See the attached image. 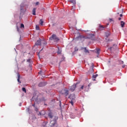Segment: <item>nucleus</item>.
Instances as JSON below:
<instances>
[{
    "instance_id": "obj_12",
    "label": "nucleus",
    "mask_w": 127,
    "mask_h": 127,
    "mask_svg": "<svg viewBox=\"0 0 127 127\" xmlns=\"http://www.w3.org/2000/svg\"><path fill=\"white\" fill-rule=\"evenodd\" d=\"M84 50V52L85 53H89V51L87 50V48L84 47V48H81V50Z\"/></svg>"
},
{
    "instance_id": "obj_13",
    "label": "nucleus",
    "mask_w": 127,
    "mask_h": 127,
    "mask_svg": "<svg viewBox=\"0 0 127 127\" xmlns=\"http://www.w3.org/2000/svg\"><path fill=\"white\" fill-rule=\"evenodd\" d=\"M98 76V74H93L92 76V80L93 81H95L96 80V78H97Z\"/></svg>"
},
{
    "instance_id": "obj_38",
    "label": "nucleus",
    "mask_w": 127,
    "mask_h": 127,
    "mask_svg": "<svg viewBox=\"0 0 127 127\" xmlns=\"http://www.w3.org/2000/svg\"><path fill=\"white\" fill-rule=\"evenodd\" d=\"M92 68H94V64L92 65Z\"/></svg>"
},
{
    "instance_id": "obj_6",
    "label": "nucleus",
    "mask_w": 127,
    "mask_h": 127,
    "mask_svg": "<svg viewBox=\"0 0 127 127\" xmlns=\"http://www.w3.org/2000/svg\"><path fill=\"white\" fill-rule=\"evenodd\" d=\"M75 39H76V40H83L84 39H87V37L84 35H80L77 37Z\"/></svg>"
},
{
    "instance_id": "obj_21",
    "label": "nucleus",
    "mask_w": 127,
    "mask_h": 127,
    "mask_svg": "<svg viewBox=\"0 0 127 127\" xmlns=\"http://www.w3.org/2000/svg\"><path fill=\"white\" fill-rule=\"evenodd\" d=\"M100 49H96V53L98 55H99V54H100Z\"/></svg>"
},
{
    "instance_id": "obj_41",
    "label": "nucleus",
    "mask_w": 127,
    "mask_h": 127,
    "mask_svg": "<svg viewBox=\"0 0 127 127\" xmlns=\"http://www.w3.org/2000/svg\"><path fill=\"white\" fill-rule=\"evenodd\" d=\"M34 96H33V97H32V99H34Z\"/></svg>"
},
{
    "instance_id": "obj_30",
    "label": "nucleus",
    "mask_w": 127,
    "mask_h": 127,
    "mask_svg": "<svg viewBox=\"0 0 127 127\" xmlns=\"http://www.w3.org/2000/svg\"><path fill=\"white\" fill-rule=\"evenodd\" d=\"M17 30L18 32H19V28H18V27H17Z\"/></svg>"
},
{
    "instance_id": "obj_1",
    "label": "nucleus",
    "mask_w": 127,
    "mask_h": 127,
    "mask_svg": "<svg viewBox=\"0 0 127 127\" xmlns=\"http://www.w3.org/2000/svg\"><path fill=\"white\" fill-rule=\"evenodd\" d=\"M91 86H92V83H89V84L85 83L80 87V89L84 90L85 92H88Z\"/></svg>"
},
{
    "instance_id": "obj_29",
    "label": "nucleus",
    "mask_w": 127,
    "mask_h": 127,
    "mask_svg": "<svg viewBox=\"0 0 127 127\" xmlns=\"http://www.w3.org/2000/svg\"><path fill=\"white\" fill-rule=\"evenodd\" d=\"M35 110L36 111V112H38V109L36 107H35Z\"/></svg>"
},
{
    "instance_id": "obj_16",
    "label": "nucleus",
    "mask_w": 127,
    "mask_h": 127,
    "mask_svg": "<svg viewBox=\"0 0 127 127\" xmlns=\"http://www.w3.org/2000/svg\"><path fill=\"white\" fill-rule=\"evenodd\" d=\"M70 118L71 119H75V114H73V113H71L70 115Z\"/></svg>"
},
{
    "instance_id": "obj_34",
    "label": "nucleus",
    "mask_w": 127,
    "mask_h": 127,
    "mask_svg": "<svg viewBox=\"0 0 127 127\" xmlns=\"http://www.w3.org/2000/svg\"><path fill=\"white\" fill-rule=\"evenodd\" d=\"M75 51H78V49L75 48Z\"/></svg>"
},
{
    "instance_id": "obj_10",
    "label": "nucleus",
    "mask_w": 127,
    "mask_h": 127,
    "mask_svg": "<svg viewBox=\"0 0 127 127\" xmlns=\"http://www.w3.org/2000/svg\"><path fill=\"white\" fill-rule=\"evenodd\" d=\"M35 45H41V39H39L37 41V42L35 43Z\"/></svg>"
},
{
    "instance_id": "obj_40",
    "label": "nucleus",
    "mask_w": 127,
    "mask_h": 127,
    "mask_svg": "<svg viewBox=\"0 0 127 127\" xmlns=\"http://www.w3.org/2000/svg\"><path fill=\"white\" fill-rule=\"evenodd\" d=\"M123 68H125V65H123Z\"/></svg>"
},
{
    "instance_id": "obj_35",
    "label": "nucleus",
    "mask_w": 127,
    "mask_h": 127,
    "mask_svg": "<svg viewBox=\"0 0 127 127\" xmlns=\"http://www.w3.org/2000/svg\"><path fill=\"white\" fill-rule=\"evenodd\" d=\"M120 16L121 17H122V16H123L122 14H121L120 15Z\"/></svg>"
},
{
    "instance_id": "obj_39",
    "label": "nucleus",
    "mask_w": 127,
    "mask_h": 127,
    "mask_svg": "<svg viewBox=\"0 0 127 127\" xmlns=\"http://www.w3.org/2000/svg\"><path fill=\"white\" fill-rule=\"evenodd\" d=\"M19 106H20V107L21 106V103L19 104Z\"/></svg>"
},
{
    "instance_id": "obj_4",
    "label": "nucleus",
    "mask_w": 127,
    "mask_h": 127,
    "mask_svg": "<svg viewBox=\"0 0 127 127\" xmlns=\"http://www.w3.org/2000/svg\"><path fill=\"white\" fill-rule=\"evenodd\" d=\"M50 40H54L55 42H57L59 41V38L57 37V36L55 34H53L51 37H50Z\"/></svg>"
},
{
    "instance_id": "obj_17",
    "label": "nucleus",
    "mask_w": 127,
    "mask_h": 127,
    "mask_svg": "<svg viewBox=\"0 0 127 127\" xmlns=\"http://www.w3.org/2000/svg\"><path fill=\"white\" fill-rule=\"evenodd\" d=\"M48 116L49 117V118H50V119H52V118H53V115H52V113L51 112L49 113Z\"/></svg>"
},
{
    "instance_id": "obj_37",
    "label": "nucleus",
    "mask_w": 127,
    "mask_h": 127,
    "mask_svg": "<svg viewBox=\"0 0 127 127\" xmlns=\"http://www.w3.org/2000/svg\"><path fill=\"white\" fill-rule=\"evenodd\" d=\"M39 73L40 74H41V73H42V71H40Z\"/></svg>"
},
{
    "instance_id": "obj_5",
    "label": "nucleus",
    "mask_w": 127,
    "mask_h": 127,
    "mask_svg": "<svg viewBox=\"0 0 127 127\" xmlns=\"http://www.w3.org/2000/svg\"><path fill=\"white\" fill-rule=\"evenodd\" d=\"M58 118H59L58 117L55 116L54 119V121H51V124L52 125L51 127H54V126L56 125V123H57L56 121L58 120Z\"/></svg>"
},
{
    "instance_id": "obj_33",
    "label": "nucleus",
    "mask_w": 127,
    "mask_h": 127,
    "mask_svg": "<svg viewBox=\"0 0 127 127\" xmlns=\"http://www.w3.org/2000/svg\"><path fill=\"white\" fill-rule=\"evenodd\" d=\"M122 19V18H121V17H119V18H118V20H121Z\"/></svg>"
},
{
    "instance_id": "obj_3",
    "label": "nucleus",
    "mask_w": 127,
    "mask_h": 127,
    "mask_svg": "<svg viewBox=\"0 0 127 127\" xmlns=\"http://www.w3.org/2000/svg\"><path fill=\"white\" fill-rule=\"evenodd\" d=\"M68 98L71 100L70 101V103L71 104V105H72V106H73L74 103H75V99H76V97H75V95L71 94Z\"/></svg>"
},
{
    "instance_id": "obj_18",
    "label": "nucleus",
    "mask_w": 127,
    "mask_h": 127,
    "mask_svg": "<svg viewBox=\"0 0 127 127\" xmlns=\"http://www.w3.org/2000/svg\"><path fill=\"white\" fill-rule=\"evenodd\" d=\"M105 28V27L103 26V25H99V30H104V29Z\"/></svg>"
},
{
    "instance_id": "obj_23",
    "label": "nucleus",
    "mask_w": 127,
    "mask_h": 127,
    "mask_svg": "<svg viewBox=\"0 0 127 127\" xmlns=\"http://www.w3.org/2000/svg\"><path fill=\"white\" fill-rule=\"evenodd\" d=\"M71 2H72V3H73V4H76V0H70Z\"/></svg>"
},
{
    "instance_id": "obj_14",
    "label": "nucleus",
    "mask_w": 127,
    "mask_h": 127,
    "mask_svg": "<svg viewBox=\"0 0 127 127\" xmlns=\"http://www.w3.org/2000/svg\"><path fill=\"white\" fill-rule=\"evenodd\" d=\"M33 15H36V8H34L32 10Z\"/></svg>"
},
{
    "instance_id": "obj_26",
    "label": "nucleus",
    "mask_w": 127,
    "mask_h": 127,
    "mask_svg": "<svg viewBox=\"0 0 127 127\" xmlns=\"http://www.w3.org/2000/svg\"><path fill=\"white\" fill-rule=\"evenodd\" d=\"M36 30H40L39 26L36 25Z\"/></svg>"
},
{
    "instance_id": "obj_2",
    "label": "nucleus",
    "mask_w": 127,
    "mask_h": 127,
    "mask_svg": "<svg viewBox=\"0 0 127 127\" xmlns=\"http://www.w3.org/2000/svg\"><path fill=\"white\" fill-rule=\"evenodd\" d=\"M23 7H24V6L22 3L20 6V19H21V18H22L21 16H22V15H24L25 11H26V10L24 9Z\"/></svg>"
},
{
    "instance_id": "obj_15",
    "label": "nucleus",
    "mask_w": 127,
    "mask_h": 127,
    "mask_svg": "<svg viewBox=\"0 0 127 127\" xmlns=\"http://www.w3.org/2000/svg\"><path fill=\"white\" fill-rule=\"evenodd\" d=\"M105 35H106V36L108 38V37H109V36H110V35H111V32H106V33H105Z\"/></svg>"
},
{
    "instance_id": "obj_11",
    "label": "nucleus",
    "mask_w": 127,
    "mask_h": 127,
    "mask_svg": "<svg viewBox=\"0 0 127 127\" xmlns=\"http://www.w3.org/2000/svg\"><path fill=\"white\" fill-rule=\"evenodd\" d=\"M45 114V111L43 110L41 112L39 113L38 116H44Z\"/></svg>"
},
{
    "instance_id": "obj_28",
    "label": "nucleus",
    "mask_w": 127,
    "mask_h": 127,
    "mask_svg": "<svg viewBox=\"0 0 127 127\" xmlns=\"http://www.w3.org/2000/svg\"><path fill=\"white\" fill-rule=\"evenodd\" d=\"M58 54H61V50H59V48H58Z\"/></svg>"
},
{
    "instance_id": "obj_27",
    "label": "nucleus",
    "mask_w": 127,
    "mask_h": 127,
    "mask_svg": "<svg viewBox=\"0 0 127 127\" xmlns=\"http://www.w3.org/2000/svg\"><path fill=\"white\" fill-rule=\"evenodd\" d=\"M20 28H24V25L23 24H21Z\"/></svg>"
},
{
    "instance_id": "obj_19",
    "label": "nucleus",
    "mask_w": 127,
    "mask_h": 127,
    "mask_svg": "<svg viewBox=\"0 0 127 127\" xmlns=\"http://www.w3.org/2000/svg\"><path fill=\"white\" fill-rule=\"evenodd\" d=\"M17 81L18 82V83H21L20 81H19V79L20 78V75H19V73H17Z\"/></svg>"
},
{
    "instance_id": "obj_7",
    "label": "nucleus",
    "mask_w": 127,
    "mask_h": 127,
    "mask_svg": "<svg viewBox=\"0 0 127 127\" xmlns=\"http://www.w3.org/2000/svg\"><path fill=\"white\" fill-rule=\"evenodd\" d=\"M61 94H62V95H65V96H67L69 94V91L67 89H63L61 91Z\"/></svg>"
},
{
    "instance_id": "obj_32",
    "label": "nucleus",
    "mask_w": 127,
    "mask_h": 127,
    "mask_svg": "<svg viewBox=\"0 0 127 127\" xmlns=\"http://www.w3.org/2000/svg\"><path fill=\"white\" fill-rule=\"evenodd\" d=\"M33 107H34V108H35V104H34L32 105Z\"/></svg>"
},
{
    "instance_id": "obj_36",
    "label": "nucleus",
    "mask_w": 127,
    "mask_h": 127,
    "mask_svg": "<svg viewBox=\"0 0 127 127\" xmlns=\"http://www.w3.org/2000/svg\"><path fill=\"white\" fill-rule=\"evenodd\" d=\"M121 64H124V62L123 61H121Z\"/></svg>"
},
{
    "instance_id": "obj_24",
    "label": "nucleus",
    "mask_w": 127,
    "mask_h": 127,
    "mask_svg": "<svg viewBox=\"0 0 127 127\" xmlns=\"http://www.w3.org/2000/svg\"><path fill=\"white\" fill-rule=\"evenodd\" d=\"M22 90L23 92H24V93H26V89H25V87H23L22 88Z\"/></svg>"
},
{
    "instance_id": "obj_9",
    "label": "nucleus",
    "mask_w": 127,
    "mask_h": 127,
    "mask_svg": "<svg viewBox=\"0 0 127 127\" xmlns=\"http://www.w3.org/2000/svg\"><path fill=\"white\" fill-rule=\"evenodd\" d=\"M46 82H41L39 84V87H44V86H46Z\"/></svg>"
},
{
    "instance_id": "obj_25",
    "label": "nucleus",
    "mask_w": 127,
    "mask_h": 127,
    "mask_svg": "<svg viewBox=\"0 0 127 127\" xmlns=\"http://www.w3.org/2000/svg\"><path fill=\"white\" fill-rule=\"evenodd\" d=\"M27 61V62H28L30 64H31V63L32 62L31 61V59H28Z\"/></svg>"
},
{
    "instance_id": "obj_42",
    "label": "nucleus",
    "mask_w": 127,
    "mask_h": 127,
    "mask_svg": "<svg viewBox=\"0 0 127 127\" xmlns=\"http://www.w3.org/2000/svg\"><path fill=\"white\" fill-rule=\"evenodd\" d=\"M28 111H29V108L28 109Z\"/></svg>"
},
{
    "instance_id": "obj_31",
    "label": "nucleus",
    "mask_w": 127,
    "mask_h": 127,
    "mask_svg": "<svg viewBox=\"0 0 127 127\" xmlns=\"http://www.w3.org/2000/svg\"><path fill=\"white\" fill-rule=\"evenodd\" d=\"M38 4H39V2H37L36 3V5H38Z\"/></svg>"
},
{
    "instance_id": "obj_8",
    "label": "nucleus",
    "mask_w": 127,
    "mask_h": 127,
    "mask_svg": "<svg viewBox=\"0 0 127 127\" xmlns=\"http://www.w3.org/2000/svg\"><path fill=\"white\" fill-rule=\"evenodd\" d=\"M77 86V83L76 84H74L72 86H71L70 88V90L71 92H74L75 91V89H76V87Z\"/></svg>"
},
{
    "instance_id": "obj_20",
    "label": "nucleus",
    "mask_w": 127,
    "mask_h": 127,
    "mask_svg": "<svg viewBox=\"0 0 127 127\" xmlns=\"http://www.w3.org/2000/svg\"><path fill=\"white\" fill-rule=\"evenodd\" d=\"M121 25L122 27H124V26H125V23L124 21H121Z\"/></svg>"
},
{
    "instance_id": "obj_22",
    "label": "nucleus",
    "mask_w": 127,
    "mask_h": 127,
    "mask_svg": "<svg viewBox=\"0 0 127 127\" xmlns=\"http://www.w3.org/2000/svg\"><path fill=\"white\" fill-rule=\"evenodd\" d=\"M44 22L43 21V20L41 19V20H40V24H41V25H43Z\"/></svg>"
}]
</instances>
